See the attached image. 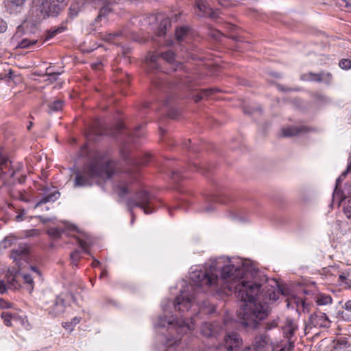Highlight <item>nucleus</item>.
<instances>
[{"label":"nucleus","instance_id":"1","mask_svg":"<svg viewBox=\"0 0 351 351\" xmlns=\"http://www.w3.org/2000/svg\"><path fill=\"white\" fill-rule=\"evenodd\" d=\"M257 273L248 261L220 257L210 265L209 270L191 273L193 284L187 287V291L200 289L226 295L234 291L237 298L244 302L238 311L241 324L256 329L258 322L267 317L268 310L266 304L255 302L261 290V285L254 281Z\"/></svg>","mask_w":351,"mask_h":351},{"label":"nucleus","instance_id":"2","mask_svg":"<svg viewBox=\"0 0 351 351\" xmlns=\"http://www.w3.org/2000/svg\"><path fill=\"white\" fill-rule=\"evenodd\" d=\"M117 169L116 163L107 157L97 156L75 172L73 186H92L99 178L110 179L116 173Z\"/></svg>","mask_w":351,"mask_h":351},{"label":"nucleus","instance_id":"3","mask_svg":"<svg viewBox=\"0 0 351 351\" xmlns=\"http://www.w3.org/2000/svg\"><path fill=\"white\" fill-rule=\"evenodd\" d=\"M149 158V154H145L141 160L134 158L129 159L128 165L131 167L119 176V182L114 185V190L119 196H124L129 193L130 185L137 180L138 166L148 163Z\"/></svg>","mask_w":351,"mask_h":351},{"label":"nucleus","instance_id":"4","mask_svg":"<svg viewBox=\"0 0 351 351\" xmlns=\"http://www.w3.org/2000/svg\"><path fill=\"white\" fill-rule=\"evenodd\" d=\"M156 327H166L169 326L171 328L176 330L178 332L176 341H180L183 335L191 332L195 329V322L193 318L191 319H175L173 316L167 317V316L158 317L155 322Z\"/></svg>","mask_w":351,"mask_h":351},{"label":"nucleus","instance_id":"5","mask_svg":"<svg viewBox=\"0 0 351 351\" xmlns=\"http://www.w3.org/2000/svg\"><path fill=\"white\" fill-rule=\"evenodd\" d=\"M41 304L43 308L53 317L63 313L66 309L65 301L62 295L44 294L41 298Z\"/></svg>","mask_w":351,"mask_h":351},{"label":"nucleus","instance_id":"6","mask_svg":"<svg viewBox=\"0 0 351 351\" xmlns=\"http://www.w3.org/2000/svg\"><path fill=\"white\" fill-rule=\"evenodd\" d=\"M151 201V196L146 191H141L136 194L135 199L129 198L127 199L126 204L130 208L132 215V208L134 207H139L143 210L145 214L153 213V209L149 206Z\"/></svg>","mask_w":351,"mask_h":351},{"label":"nucleus","instance_id":"7","mask_svg":"<svg viewBox=\"0 0 351 351\" xmlns=\"http://www.w3.org/2000/svg\"><path fill=\"white\" fill-rule=\"evenodd\" d=\"M331 322L326 313L316 311L309 316L306 323L305 330L308 333L313 329L328 328Z\"/></svg>","mask_w":351,"mask_h":351},{"label":"nucleus","instance_id":"8","mask_svg":"<svg viewBox=\"0 0 351 351\" xmlns=\"http://www.w3.org/2000/svg\"><path fill=\"white\" fill-rule=\"evenodd\" d=\"M160 58L171 64L173 71H176L182 66L181 64L176 60L174 52L171 50H168L164 53H161L160 55H151L149 57V67L151 69H160L158 66V61Z\"/></svg>","mask_w":351,"mask_h":351},{"label":"nucleus","instance_id":"9","mask_svg":"<svg viewBox=\"0 0 351 351\" xmlns=\"http://www.w3.org/2000/svg\"><path fill=\"white\" fill-rule=\"evenodd\" d=\"M33 3L31 12L32 14L36 13V21L44 19L55 12L52 11L51 5L47 0H34Z\"/></svg>","mask_w":351,"mask_h":351},{"label":"nucleus","instance_id":"10","mask_svg":"<svg viewBox=\"0 0 351 351\" xmlns=\"http://www.w3.org/2000/svg\"><path fill=\"white\" fill-rule=\"evenodd\" d=\"M195 298L193 295H189L187 291L182 290L180 294L178 295L174 301L173 305L176 311H189L192 306Z\"/></svg>","mask_w":351,"mask_h":351},{"label":"nucleus","instance_id":"11","mask_svg":"<svg viewBox=\"0 0 351 351\" xmlns=\"http://www.w3.org/2000/svg\"><path fill=\"white\" fill-rule=\"evenodd\" d=\"M27 0H4L5 11L10 14H16L23 10Z\"/></svg>","mask_w":351,"mask_h":351},{"label":"nucleus","instance_id":"12","mask_svg":"<svg viewBox=\"0 0 351 351\" xmlns=\"http://www.w3.org/2000/svg\"><path fill=\"white\" fill-rule=\"evenodd\" d=\"M22 33L23 27L21 26H19L16 33L12 38V42H17L16 47L22 49L28 48L37 43V40H29L27 38H23L21 40H18L21 38Z\"/></svg>","mask_w":351,"mask_h":351},{"label":"nucleus","instance_id":"13","mask_svg":"<svg viewBox=\"0 0 351 351\" xmlns=\"http://www.w3.org/2000/svg\"><path fill=\"white\" fill-rule=\"evenodd\" d=\"M29 253V245L26 243H21L17 248L12 250L10 256L14 261H18L26 258Z\"/></svg>","mask_w":351,"mask_h":351},{"label":"nucleus","instance_id":"14","mask_svg":"<svg viewBox=\"0 0 351 351\" xmlns=\"http://www.w3.org/2000/svg\"><path fill=\"white\" fill-rule=\"evenodd\" d=\"M242 340L240 336L236 332L228 334L225 338L224 346L226 350L232 351L240 346Z\"/></svg>","mask_w":351,"mask_h":351},{"label":"nucleus","instance_id":"15","mask_svg":"<svg viewBox=\"0 0 351 351\" xmlns=\"http://www.w3.org/2000/svg\"><path fill=\"white\" fill-rule=\"evenodd\" d=\"M271 343L270 338L266 334H263L255 337L254 347L256 351H263Z\"/></svg>","mask_w":351,"mask_h":351},{"label":"nucleus","instance_id":"16","mask_svg":"<svg viewBox=\"0 0 351 351\" xmlns=\"http://www.w3.org/2000/svg\"><path fill=\"white\" fill-rule=\"evenodd\" d=\"M1 317L3 319V322L7 326H10L12 325V321L19 322L22 326H24L27 322L25 317H22L21 316H17L16 315H12L5 312H3Z\"/></svg>","mask_w":351,"mask_h":351},{"label":"nucleus","instance_id":"17","mask_svg":"<svg viewBox=\"0 0 351 351\" xmlns=\"http://www.w3.org/2000/svg\"><path fill=\"white\" fill-rule=\"evenodd\" d=\"M307 131V128L304 126H291L282 128V134L283 136L291 137L306 132Z\"/></svg>","mask_w":351,"mask_h":351},{"label":"nucleus","instance_id":"18","mask_svg":"<svg viewBox=\"0 0 351 351\" xmlns=\"http://www.w3.org/2000/svg\"><path fill=\"white\" fill-rule=\"evenodd\" d=\"M60 196L59 192L54 191L45 194L36 204L35 207H38L43 204L56 201Z\"/></svg>","mask_w":351,"mask_h":351},{"label":"nucleus","instance_id":"19","mask_svg":"<svg viewBox=\"0 0 351 351\" xmlns=\"http://www.w3.org/2000/svg\"><path fill=\"white\" fill-rule=\"evenodd\" d=\"M293 304H295L296 309L298 311H302L303 313H304L305 311H308V304L303 299L294 298L290 302H288L287 306H293Z\"/></svg>","mask_w":351,"mask_h":351},{"label":"nucleus","instance_id":"20","mask_svg":"<svg viewBox=\"0 0 351 351\" xmlns=\"http://www.w3.org/2000/svg\"><path fill=\"white\" fill-rule=\"evenodd\" d=\"M195 8L198 10L197 14L199 16H206L211 13L210 8L202 0L196 1Z\"/></svg>","mask_w":351,"mask_h":351},{"label":"nucleus","instance_id":"21","mask_svg":"<svg viewBox=\"0 0 351 351\" xmlns=\"http://www.w3.org/2000/svg\"><path fill=\"white\" fill-rule=\"evenodd\" d=\"M122 37L123 35L121 32L104 34L101 36L104 40L113 44H118L122 39Z\"/></svg>","mask_w":351,"mask_h":351},{"label":"nucleus","instance_id":"22","mask_svg":"<svg viewBox=\"0 0 351 351\" xmlns=\"http://www.w3.org/2000/svg\"><path fill=\"white\" fill-rule=\"evenodd\" d=\"M201 333L205 337H211L215 335V329L212 323L205 322L202 325Z\"/></svg>","mask_w":351,"mask_h":351},{"label":"nucleus","instance_id":"23","mask_svg":"<svg viewBox=\"0 0 351 351\" xmlns=\"http://www.w3.org/2000/svg\"><path fill=\"white\" fill-rule=\"evenodd\" d=\"M315 302L319 306L328 305L332 303V299L330 295L321 293L316 297Z\"/></svg>","mask_w":351,"mask_h":351},{"label":"nucleus","instance_id":"24","mask_svg":"<svg viewBox=\"0 0 351 351\" xmlns=\"http://www.w3.org/2000/svg\"><path fill=\"white\" fill-rule=\"evenodd\" d=\"M189 29L186 27H181L176 30V38L179 42L184 40L187 36Z\"/></svg>","mask_w":351,"mask_h":351},{"label":"nucleus","instance_id":"25","mask_svg":"<svg viewBox=\"0 0 351 351\" xmlns=\"http://www.w3.org/2000/svg\"><path fill=\"white\" fill-rule=\"evenodd\" d=\"M66 27L64 25H60L59 27H53L49 31H47V35L46 39H50L58 34L63 32L65 30Z\"/></svg>","mask_w":351,"mask_h":351},{"label":"nucleus","instance_id":"26","mask_svg":"<svg viewBox=\"0 0 351 351\" xmlns=\"http://www.w3.org/2000/svg\"><path fill=\"white\" fill-rule=\"evenodd\" d=\"M64 101L56 99L49 104L50 112L59 111L62 108Z\"/></svg>","mask_w":351,"mask_h":351},{"label":"nucleus","instance_id":"27","mask_svg":"<svg viewBox=\"0 0 351 351\" xmlns=\"http://www.w3.org/2000/svg\"><path fill=\"white\" fill-rule=\"evenodd\" d=\"M18 278L21 277L24 282H25L26 284L29 285V287H30V291H32L33 290V288H34V280H33V278L31 275L28 274H19L18 276H17Z\"/></svg>","mask_w":351,"mask_h":351},{"label":"nucleus","instance_id":"28","mask_svg":"<svg viewBox=\"0 0 351 351\" xmlns=\"http://www.w3.org/2000/svg\"><path fill=\"white\" fill-rule=\"evenodd\" d=\"M62 230L58 228H50L47 230V234L53 239H58L61 237Z\"/></svg>","mask_w":351,"mask_h":351},{"label":"nucleus","instance_id":"29","mask_svg":"<svg viewBox=\"0 0 351 351\" xmlns=\"http://www.w3.org/2000/svg\"><path fill=\"white\" fill-rule=\"evenodd\" d=\"M77 243L85 253L90 254V252H89V248L90 247V241H84L81 239H77Z\"/></svg>","mask_w":351,"mask_h":351},{"label":"nucleus","instance_id":"30","mask_svg":"<svg viewBox=\"0 0 351 351\" xmlns=\"http://www.w3.org/2000/svg\"><path fill=\"white\" fill-rule=\"evenodd\" d=\"M308 76V80L315 82H321L324 81V77H322V73H309L306 75Z\"/></svg>","mask_w":351,"mask_h":351},{"label":"nucleus","instance_id":"31","mask_svg":"<svg viewBox=\"0 0 351 351\" xmlns=\"http://www.w3.org/2000/svg\"><path fill=\"white\" fill-rule=\"evenodd\" d=\"M80 12V7L77 3H72L69 9V14L71 17H75Z\"/></svg>","mask_w":351,"mask_h":351},{"label":"nucleus","instance_id":"32","mask_svg":"<svg viewBox=\"0 0 351 351\" xmlns=\"http://www.w3.org/2000/svg\"><path fill=\"white\" fill-rule=\"evenodd\" d=\"M110 11H111V10L109 8V6L107 5V6L103 7L100 10L99 14H98V16L95 19V23H97L100 20L101 18L104 17L105 16H106L108 13L110 12Z\"/></svg>","mask_w":351,"mask_h":351},{"label":"nucleus","instance_id":"33","mask_svg":"<svg viewBox=\"0 0 351 351\" xmlns=\"http://www.w3.org/2000/svg\"><path fill=\"white\" fill-rule=\"evenodd\" d=\"M339 66L343 70H349L351 69V60L348 58H343L339 60Z\"/></svg>","mask_w":351,"mask_h":351},{"label":"nucleus","instance_id":"34","mask_svg":"<svg viewBox=\"0 0 351 351\" xmlns=\"http://www.w3.org/2000/svg\"><path fill=\"white\" fill-rule=\"evenodd\" d=\"M8 159L5 157L0 155V176L8 166Z\"/></svg>","mask_w":351,"mask_h":351},{"label":"nucleus","instance_id":"35","mask_svg":"<svg viewBox=\"0 0 351 351\" xmlns=\"http://www.w3.org/2000/svg\"><path fill=\"white\" fill-rule=\"evenodd\" d=\"M71 259L73 264L76 265L80 259V252L78 250H75L73 252H72L71 254Z\"/></svg>","mask_w":351,"mask_h":351},{"label":"nucleus","instance_id":"36","mask_svg":"<svg viewBox=\"0 0 351 351\" xmlns=\"http://www.w3.org/2000/svg\"><path fill=\"white\" fill-rule=\"evenodd\" d=\"M40 234V231L36 229L29 230L25 232V236L27 237H38Z\"/></svg>","mask_w":351,"mask_h":351},{"label":"nucleus","instance_id":"37","mask_svg":"<svg viewBox=\"0 0 351 351\" xmlns=\"http://www.w3.org/2000/svg\"><path fill=\"white\" fill-rule=\"evenodd\" d=\"M12 69H10L8 73H0V80H9L12 77Z\"/></svg>","mask_w":351,"mask_h":351},{"label":"nucleus","instance_id":"38","mask_svg":"<svg viewBox=\"0 0 351 351\" xmlns=\"http://www.w3.org/2000/svg\"><path fill=\"white\" fill-rule=\"evenodd\" d=\"M278 292L276 293L274 291H272L271 293L268 294V300L269 302H275L278 299Z\"/></svg>","mask_w":351,"mask_h":351},{"label":"nucleus","instance_id":"39","mask_svg":"<svg viewBox=\"0 0 351 351\" xmlns=\"http://www.w3.org/2000/svg\"><path fill=\"white\" fill-rule=\"evenodd\" d=\"M7 28H8L7 23L3 19L0 18V34L5 32L6 31Z\"/></svg>","mask_w":351,"mask_h":351},{"label":"nucleus","instance_id":"40","mask_svg":"<svg viewBox=\"0 0 351 351\" xmlns=\"http://www.w3.org/2000/svg\"><path fill=\"white\" fill-rule=\"evenodd\" d=\"M322 77H324V81L330 83L332 79V75L330 73H322Z\"/></svg>","mask_w":351,"mask_h":351},{"label":"nucleus","instance_id":"41","mask_svg":"<svg viewBox=\"0 0 351 351\" xmlns=\"http://www.w3.org/2000/svg\"><path fill=\"white\" fill-rule=\"evenodd\" d=\"M47 75H49V76H51V77H53V79L56 80V76L60 75L62 73V72L60 71H50V68H48L47 69Z\"/></svg>","mask_w":351,"mask_h":351},{"label":"nucleus","instance_id":"42","mask_svg":"<svg viewBox=\"0 0 351 351\" xmlns=\"http://www.w3.org/2000/svg\"><path fill=\"white\" fill-rule=\"evenodd\" d=\"M12 304L5 300L1 299L0 300V307L3 308H11Z\"/></svg>","mask_w":351,"mask_h":351},{"label":"nucleus","instance_id":"43","mask_svg":"<svg viewBox=\"0 0 351 351\" xmlns=\"http://www.w3.org/2000/svg\"><path fill=\"white\" fill-rule=\"evenodd\" d=\"M347 346V341L345 339H340L337 341V346H335V348H341L342 346L346 347Z\"/></svg>","mask_w":351,"mask_h":351},{"label":"nucleus","instance_id":"44","mask_svg":"<svg viewBox=\"0 0 351 351\" xmlns=\"http://www.w3.org/2000/svg\"><path fill=\"white\" fill-rule=\"evenodd\" d=\"M343 308L347 311L351 312V300H348L343 306Z\"/></svg>","mask_w":351,"mask_h":351},{"label":"nucleus","instance_id":"45","mask_svg":"<svg viewBox=\"0 0 351 351\" xmlns=\"http://www.w3.org/2000/svg\"><path fill=\"white\" fill-rule=\"evenodd\" d=\"M7 290L6 285L3 281H0V293H4Z\"/></svg>","mask_w":351,"mask_h":351},{"label":"nucleus","instance_id":"46","mask_svg":"<svg viewBox=\"0 0 351 351\" xmlns=\"http://www.w3.org/2000/svg\"><path fill=\"white\" fill-rule=\"evenodd\" d=\"M62 326L66 328V330H72L73 329V327L74 326H71V322H64L62 324Z\"/></svg>","mask_w":351,"mask_h":351},{"label":"nucleus","instance_id":"47","mask_svg":"<svg viewBox=\"0 0 351 351\" xmlns=\"http://www.w3.org/2000/svg\"><path fill=\"white\" fill-rule=\"evenodd\" d=\"M80 317H75L71 321V326H75L76 324H79L80 322Z\"/></svg>","mask_w":351,"mask_h":351},{"label":"nucleus","instance_id":"48","mask_svg":"<svg viewBox=\"0 0 351 351\" xmlns=\"http://www.w3.org/2000/svg\"><path fill=\"white\" fill-rule=\"evenodd\" d=\"M344 213L348 219H351V207L345 208Z\"/></svg>","mask_w":351,"mask_h":351},{"label":"nucleus","instance_id":"49","mask_svg":"<svg viewBox=\"0 0 351 351\" xmlns=\"http://www.w3.org/2000/svg\"><path fill=\"white\" fill-rule=\"evenodd\" d=\"M340 316L345 320H350L349 317H348V315L346 312L342 311L339 313Z\"/></svg>","mask_w":351,"mask_h":351},{"label":"nucleus","instance_id":"50","mask_svg":"<svg viewBox=\"0 0 351 351\" xmlns=\"http://www.w3.org/2000/svg\"><path fill=\"white\" fill-rule=\"evenodd\" d=\"M203 96L202 95H196L194 97V100L195 102H197L199 101H200L202 99Z\"/></svg>","mask_w":351,"mask_h":351},{"label":"nucleus","instance_id":"51","mask_svg":"<svg viewBox=\"0 0 351 351\" xmlns=\"http://www.w3.org/2000/svg\"><path fill=\"white\" fill-rule=\"evenodd\" d=\"M99 264H100V263H99V261H97V260H94V261H93V263H92V265H93V267H97V266H99Z\"/></svg>","mask_w":351,"mask_h":351},{"label":"nucleus","instance_id":"52","mask_svg":"<svg viewBox=\"0 0 351 351\" xmlns=\"http://www.w3.org/2000/svg\"><path fill=\"white\" fill-rule=\"evenodd\" d=\"M30 268L33 271H34L37 274H39L38 270L35 267L31 266Z\"/></svg>","mask_w":351,"mask_h":351},{"label":"nucleus","instance_id":"53","mask_svg":"<svg viewBox=\"0 0 351 351\" xmlns=\"http://www.w3.org/2000/svg\"><path fill=\"white\" fill-rule=\"evenodd\" d=\"M213 210V208H211V207H207V208H204V210L205 212H206V213H209V212H210V211H211V210Z\"/></svg>","mask_w":351,"mask_h":351},{"label":"nucleus","instance_id":"54","mask_svg":"<svg viewBox=\"0 0 351 351\" xmlns=\"http://www.w3.org/2000/svg\"><path fill=\"white\" fill-rule=\"evenodd\" d=\"M294 330H295V329L293 328H291L289 329V332L291 336H292L293 335Z\"/></svg>","mask_w":351,"mask_h":351},{"label":"nucleus","instance_id":"55","mask_svg":"<svg viewBox=\"0 0 351 351\" xmlns=\"http://www.w3.org/2000/svg\"><path fill=\"white\" fill-rule=\"evenodd\" d=\"M346 8H348L349 9V11L351 12V4L346 3Z\"/></svg>","mask_w":351,"mask_h":351},{"label":"nucleus","instance_id":"56","mask_svg":"<svg viewBox=\"0 0 351 351\" xmlns=\"http://www.w3.org/2000/svg\"><path fill=\"white\" fill-rule=\"evenodd\" d=\"M276 326V324H274V325L272 324V325H271L269 326L267 325L266 328L267 329H271L272 327H275Z\"/></svg>","mask_w":351,"mask_h":351},{"label":"nucleus","instance_id":"57","mask_svg":"<svg viewBox=\"0 0 351 351\" xmlns=\"http://www.w3.org/2000/svg\"><path fill=\"white\" fill-rule=\"evenodd\" d=\"M32 126V122H29V125L27 126V129L30 130Z\"/></svg>","mask_w":351,"mask_h":351},{"label":"nucleus","instance_id":"58","mask_svg":"<svg viewBox=\"0 0 351 351\" xmlns=\"http://www.w3.org/2000/svg\"><path fill=\"white\" fill-rule=\"evenodd\" d=\"M122 128H123V124L122 123H119V129L121 130Z\"/></svg>","mask_w":351,"mask_h":351},{"label":"nucleus","instance_id":"59","mask_svg":"<svg viewBox=\"0 0 351 351\" xmlns=\"http://www.w3.org/2000/svg\"><path fill=\"white\" fill-rule=\"evenodd\" d=\"M16 219H17V221L21 220V215H17L16 216Z\"/></svg>","mask_w":351,"mask_h":351},{"label":"nucleus","instance_id":"60","mask_svg":"<svg viewBox=\"0 0 351 351\" xmlns=\"http://www.w3.org/2000/svg\"><path fill=\"white\" fill-rule=\"evenodd\" d=\"M178 175V173H173V178L176 179V176Z\"/></svg>","mask_w":351,"mask_h":351},{"label":"nucleus","instance_id":"61","mask_svg":"<svg viewBox=\"0 0 351 351\" xmlns=\"http://www.w3.org/2000/svg\"><path fill=\"white\" fill-rule=\"evenodd\" d=\"M97 66H98V64H96L93 65V67L94 69H96V68L97 67Z\"/></svg>","mask_w":351,"mask_h":351},{"label":"nucleus","instance_id":"62","mask_svg":"<svg viewBox=\"0 0 351 351\" xmlns=\"http://www.w3.org/2000/svg\"><path fill=\"white\" fill-rule=\"evenodd\" d=\"M134 220V217L132 216V220H131V223H133Z\"/></svg>","mask_w":351,"mask_h":351},{"label":"nucleus","instance_id":"63","mask_svg":"<svg viewBox=\"0 0 351 351\" xmlns=\"http://www.w3.org/2000/svg\"><path fill=\"white\" fill-rule=\"evenodd\" d=\"M341 177L337 179V183L339 182Z\"/></svg>","mask_w":351,"mask_h":351},{"label":"nucleus","instance_id":"64","mask_svg":"<svg viewBox=\"0 0 351 351\" xmlns=\"http://www.w3.org/2000/svg\"><path fill=\"white\" fill-rule=\"evenodd\" d=\"M339 277L342 279L344 278V277L342 275H340Z\"/></svg>","mask_w":351,"mask_h":351}]
</instances>
